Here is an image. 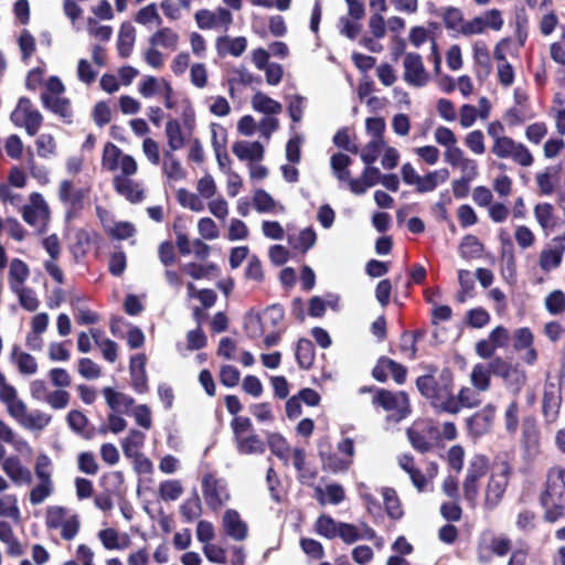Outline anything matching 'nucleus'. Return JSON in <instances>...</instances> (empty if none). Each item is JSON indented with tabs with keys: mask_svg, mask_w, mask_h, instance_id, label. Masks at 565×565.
Returning a JSON list of instances; mask_svg holds the SVG:
<instances>
[{
	"mask_svg": "<svg viewBox=\"0 0 565 565\" xmlns=\"http://www.w3.org/2000/svg\"><path fill=\"white\" fill-rule=\"evenodd\" d=\"M426 374L416 379V387L419 394L429 402L430 406L438 413H447L452 407L451 391H454V374L445 367L438 373V366L427 364L423 366Z\"/></svg>",
	"mask_w": 565,
	"mask_h": 565,
	"instance_id": "f257e3e1",
	"label": "nucleus"
},
{
	"mask_svg": "<svg viewBox=\"0 0 565 565\" xmlns=\"http://www.w3.org/2000/svg\"><path fill=\"white\" fill-rule=\"evenodd\" d=\"M565 468L551 469L547 473L545 488L539 497L540 505L544 509L543 519L555 523L565 515Z\"/></svg>",
	"mask_w": 565,
	"mask_h": 565,
	"instance_id": "f03ea898",
	"label": "nucleus"
},
{
	"mask_svg": "<svg viewBox=\"0 0 565 565\" xmlns=\"http://www.w3.org/2000/svg\"><path fill=\"white\" fill-rule=\"evenodd\" d=\"M337 450H333L332 445L328 440H320L318 443V454L324 471L332 473L345 472L353 463L355 450L351 438L342 439L338 444Z\"/></svg>",
	"mask_w": 565,
	"mask_h": 565,
	"instance_id": "7ed1b4c3",
	"label": "nucleus"
},
{
	"mask_svg": "<svg viewBox=\"0 0 565 565\" xmlns=\"http://www.w3.org/2000/svg\"><path fill=\"white\" fill-rule=\"evenodd\" d=\"M285 309L279 303L268 306L263 313L249 315L244 329L250 339H259L268 330L280 329Z\"/></svg>",
	"mask_w": 565,
	"mask_h": 565,
	"instance_id": "20e7f679",
	"label": "nucleus"
},
{
	"mask_svg": "<svg viewBox=\"0 0 565 565\" xmlns=\"http://www.w3.org/2000/svg\"><path fill=\"white\" fill-rule=\"evenodd\" d=\"M412 447L420 454L430 451L440 439V431L430 420L415 422L407 429Z\"/></svg>",
	"mask_w": 565,
	"mask_h": 565,
	"instance_id": "39448f33",
	"label": "nucleus"
},
{
	"mask_svg": "<svg viewBox=\"0 0 565 565\" xmlns=\"http://www.w3.org/2000/svg\"><path fill=\"white\" fill-rule=\"evenodd\" d=\"M202 493L206 505L214 512L231 499L225 479L218 478L214 472L203 475Z\"/></svg>",
	"mask_w": 565,
	"mask_h": 565,
	"instance_id": "423d86ee",
	"label": "nucleus"
},
{
	"mask_svg": "<svg viewBox=\"0 0 565 565\" xmlns=\"http://www.w3.org/2000/svg\"><path fill=\"white\" fill-rule=\"evenodd\" d=\"M492 374L503 380L504 385L515 395L519 394L526 383L527 376L524 370L518 365H512L501 356H495L490 361Z\"/></svg>",
	"mask_w": 565,
	"mask_h": 565,
	"instance_id": "0eeeda50",
	"label": "nucleus"
},
{
	"mask_svg": "<svg viewBox=\"0 0 565 565\" xmlns=\"http://www.w3.org/2000/svg\"><path fill=\"white\" fill-rule=\"evenodd\" d=\"M491 152L500 158H512L514 162L522 167L533 164L534 158L527 147L521 142H515L511 137L497 138L491 147Z\"/></svg>",
	"mask_w": 565,
	"mask_h": 565,
	"instance_id": "6e6552de",
	"label": "nucleus"
},
{
	"mask_svg": "<svg viewBox=\"0 0 565 565\" xmlns=\"http://www.w3.org/2000/svg\"><path fill=\"white\" fill-rule=\"evenodd\" d=\"M495 413L497 407L489 403L467 417L465 420L467 434L475 439L489 434L495 419Z\"/></svg>",
	"mask_w": 565,
	"mask_h": 565,
	"instance_id": "1a4fd4ad",
	"label": "nucleus"
},
{
	"mask_svg": "<svg viewBox=\"0 0 565 565\" xmlns=\"http://www.w3.org/2000/svg\"><path fill=\"white\" fill-rule=\"evenodd\" d=\"M31 205H24L22 209V218L31 226L38 227L41 233L46 230L50 217L49 206L43 196L33 192L30 195Z\"/></svg>",
	"mask_w": 565,
	"mask_h": 565,
	"instance_id": "9d476101",
	"label": "nucleus"
},
{
	"mask_svg": "<svg viewBox=\"0 0 565 565\" xmlns=\"http://www.w3.org/2000/svg\"><path fill=\"white\" fill-rule=\"evenodd\" d=\"M372 403L386 412H396L402 417L409 411L408 395L404 391L394 393L386 388H379Z\"/></svg>",
	"mask_w": 565,
	"mask_h": 565,
	"instance_id": "9b49d317",
	"label": "nucleus"
},
{
	"mask_svg": "<svg viewBox=\"0 0 565 565\" xmlns=\"http://www.w3.org/2000/svg\"><path fill=\"white\" fill-rule=\"evenodd\" d=\"M565 253V232L555 236L551 241V245L543 248L539 256V266L544 273L557 269L563 262Z\"/></svg>",
	"mask_w": 565,
	"mask_h": 565,
	"instance_id": "f8f14e48",
	"label": "nucleus"
},
{
	"mask_svg": "<svg viewBox=\"0 0 565 565\" xmlns=\"http://www.w3.org/2000/svg\"><path fill=\"white\" fill-rule=\"evenodd\" d=\"M404 79L416 87L428 83V74L424 67L422 56L418 53H407L404 58Z\"/></svg>",
	"mask_w": 565,
	"mask_h": 565,
	"instance_id": "ddd939ff",
	"label": "nucleus"
},
{
	"mask_svg": "<svg viewBox=\"0 0 565 565\" xmlns=\"http://www.w3.org/2000/svg\"><path fill=\"white\" fill-rule=\"evenodd\" d=\"M533 342L534 335L530 328L522 327L514 330L513 349L516 352L525 350V353L522 355V360L527 365H534L539 358L537 351L533 347Z\"/></svg>",
	"mask_w": 565,
	"mask_h": 565,
	"instance_id": "4468645a",
	"label": "nucleus"
},
{
	"mask_svg": "<svg viewBox=\"0 0 565 565\" xmlns=\"http://www.w3.org/2000/svg\"><path fill=\"white\" fill-rule=\"evenodd\" d=\"M521 445L530 456L537 455L540 451L541 433L533 417H526L523 420Z\"/></svg>",
	"mask_w": 565,
	"mask_h": 565,
	"instance_id": "2eb2a0df",
	"label": "nucleus"
},
{
	"mask_svg": "<svg viewBox=\"0 0 565 565\" xmlns=\"http://www.w3.org/2000/svg\"><path fill=\"white\" fill-rule=\"evenodd\" d=\"M223 527L230 537L235 541H244L248 535V526L241 519L239 513L234 509H228L223 514Z\"/></svg>",
	"mask_w": 565,
	"mask_h": 565,
	"instance_id": "dca6fc26",
	"label": "nucleus"
},
{
	"mask_svg": "<svg viewBox=\"0 0 565 565\" xmlns=\"http://www.w3.org/2000/svg\"><path fill=\"white\" fill-rule=\"evenodd\" d=\"M509 481L491 475L486 488L484 507L488 510L495 509L502 501Z\"/></svg>",
	"mask_w": 565,
	"mask_h": 565,
	"instance_id": "f3484780",
	"label": "nucleus"
},
{
	"mask_svg": "<svg viewBox=\"0 0 565 565\" xmlns=\"http://www.w3.org/2000/svg\"><path fill=\"white\" fill-rule=\"evenodd\" d=\"M113 185L115 191L130 203H139L145 198L143 190L139 188L138 183L129 178L115 175L113 179Z\"/></svg>",
	"mask_w": 565,
	"mask_h": 565,
	"instance_id": "a211bd4d",
	"label": "nucleus"
},
{
	"mask_svg": "<svg viewBox=\"0 0 565 565\" xmlns=\"http://www.w3.org/2000/svg\"><path fill=\"white\" fill-rule=\"evenodd\" d=\"M511 546L512 542L508 536H492L488 546H478V561L483 564L491 561V554H486L487 551L499 557H503L510 552Z\"/></svg>",
	"mask_w": 565,
	"mask_h": 565,
	"instance_id": "6ab92c4d",
	"label": "nucleus"
},
{
	"mask_svg": "<svg viewBox=\"0 0 565 565\" xmlns=\"http://www.w3.org/2000/svg\"><path fill=\"white\" fill-rule=\"evenodd\" d=\"M562 166L555 164L546 167L535 177L536 184L541 195H551L561 179Z\"/></svg>",
	"mask_w": 565,
	"mask_h": 565,
	"instance_id": "aec40b11",
	"label": "nucleus"
},
{
	"mask_svg": "<svg viewBox=\"0 0 565 565\" xmlns=\"http://www.w3.org/2000/svg\"><path fill=\"white\" fill-rule=\"evenodd\" d=\"M85 191L83 189H74L71 180H63L58 188V199L64 204L71 206L72 210H81L84 205Z\"/></svg>",
	"mask_w": 565,
	"mask_h": 565,
	"instance_id": "412c9836",
	"label": "nucleus"
},
{
	"mask_svg": "<svg viewBox=\"0 0 565 565\" xmlns=\"http://www.w3.org/2000/svg\"><path fill=\"white\" fill-rule=\"evenodd\" d=\"M534 217L545 235L558 226V218L554 214V207L551 203H537L534 206Z\"/></svg>",
	"mask_w": 565,
	"mask_h": 565,
	"instance_id": "4be33fe9",
	"label": "nucleus"
},
{
	"mask_svg": "<svg viewBox=\"0 0 565 565\" xmlns=\"http://www.w3.org/2000/svg\"><path fill=\"white\" fill-rule=\"evenodd\" d=\"M449 403L454 404L452 407L455 406V409L447 411V413L455 415L458 414L461 408H473L479 406L481 404V399L470 387L463 386L457 395L451 391V401Z\"/></svg>",
	"mask_w": 565,
	"mask_h": 565,
	"instance_id": "5701e85b",
	"label": "nucleus"
},
{
	"mask_svg": "<svg viewBox=\"0 0 565 565\" xmlns=\"http://www.w3.org/2000/svg\"><path fill=\"white\" fill-rule=\"evenodd\" d=\"M103 395L108 407L114 413H127L135 403V399L131 396L117 392L109 386L103 390Z\"/></svg>",
	"mask_w": 565,
	"mask_h": 565,
	"instance_id": "b1692460",
	"label": "nucleus"
},
{
	"mask_svg": "<svg viewBox=\"0 0 565 565\" xmlns=\"http://www.w3.org/2000/svg\"><path fill=\"white\" fill-rule=\"evenodd\" d=\"M2 469L13 482L31 483L32 481L30 470L22 466L20 459L17 456H11L4 459Z\"/></svg>",
	"mask_w": 565,
	"mask_h": 565,
	"instance_id": "393cba45",
	"label": "nucleus"
},
{
	"mask_svg": "<svg viewBox=\"0 0 565 565\" xmlns=\"http://www.w3.org/2000/svg\"><path fill=\"white\" fill-rule=\"evenodd\" d=\"M295 358L297 364L302 370H310L316 360V349L309 339L301 338L297 342Z\"/></svg>",
	"mask_w": 565,
	"mask_h": 565,
	"instance_id": "a878e982",
	"label": "nucleus"
},
{
	"mask_svg": "<svg viewBox=\"0 0 565 565\" xmlns=\"http://www.w3.org/2000/svg\"><path fill=\"white\" fill-rule=\"evenodd\" d=\"M247 46V41L244 36L231 39L228 36H220L216 40V50L220 56H225L227 53L233 56H241Z\"/></svg>",
	"mask_w": 565,
	"mask_h": 565,
	"instance_id": "bb28decb",
	"label": "nucleus"
},
{
	"mask_svg": "<svg viewBox=\"0 0 565 565\" xmlns=\"http://www.w3.org/2000/svg\"><path fill=\"white\" fill-rule=\"evenodd\" d=\"M232 150L239 160L258 161L262 160L264 156V148L259 141L252 143L247 141H236Z\"/></svg>",
	"mask_w": 565,
	"mask_h": 565,
	"instance_id": "cd10ccee",
	"label": "nucleus"
},
{
	"mask_svg": "<svg viewBox=\"0 0 565 565\" xmlns=\"http://www.w3.org/2000/svg\"><path fill=\"white\" fill-rule=\"evenodd\" d=\"M135 40V26L130 22H124L120 26L117 41V50L120 57L127 58L131 54Z\"/></svg>",
	"mask_w": 565,
	"mask_h": 565,
	"instance_id": "c85d7f7f",
	"label": "nucleus"
},
{
	"mask_svg": "<svg viewBox=\"0 0 565 565\" xmlns=\"http://www.w3.org/2000/svg\"><path fill=\"white\" fill-rule=\"evenodd\" d=\"M66 422L68 427L76 434H79L85 439H92L95 436V429L86 430V427L89 423L87 416L77 409H72L68 412L66 416Z\"/></svg>",
	"mask_w": 565,
	"mask_h": 565,
	"instance_id": "c756f323",
	"label": "nucleus"
},
{
	"mask_svg": "<svg viewBox=\"0 0 565 565\" xmlns=\"http://www.w3.org/2000/svg\"><path fill=\"white\" fill-rule=\"evenodd\" d=\"M11 361L17 364L21 374L31 375L38 372V363L30 353L20 351V347L14 344L11 351Z\"/></svg>",
	"mask_w": 565,
	"mask_h": 565,
	"instance_id": "7c9ffc66",
	"label": "nucleus"
},
{
	"mask_svg": "<svg viewBox=\"0 0 565 565\" xmlns=\"http://www.w3.org/2000/svg\"><path fill=\"white\" fill-rule=\"evenodd\" d=\"M42 103L45 108L50 109L54 114L62 118H71L73 113L71 109V103L67 98L56 97L46 93L41 95Z\"/></svg>",
	"mask_w": 565,
	"mask_h": 565,
	"instance_id": "2f4dec72",
	"label": "nucleus"
},
{
	"mask_svg": "<svg viewBox=\"0 0 565 565\" xmlns=\"http://www.w3.org/2000/svg\"><path fill=\"white\" fill-rule=\"evenodd\" d=\"M30 276V269L25 262L13 258L10 263L9 284L11 289L22 287Z\"/></svg>",
	"mask_w": 565,
	"mask_h": 565,
	"instance_id": "473e14b6",
	"label": "nucleus"
},
{
	"mask_svg": "<svg viewBox=\"0 0 565 565\" xmlns=\"http://www.w3.org/2000/svg\"><path fill=\"white\" fill-rule=\"evenodd\" d=\"M492 370L490 363L486 366L482 363H478L472 367L470 380L471 384L479 392H486L491 386Z\"/></svg>",
	"mask_w": 565,
	"mask_h": 565,
	"instance_id": "72a5a7b5",
	"label": "nucleus"
},
{
	"mask_svg": "<svg viewBox=\"0 0 565 565\" xmlns=\"http://www.w3.org/2000/svg\"><path fill=\"white\" fill-rule=\"evenodd\" d=\"M483 250V244L472 234L465 235L459 245V254L463 259L479 258Z\"/></svg>",
	"mask_w": 565,
	"mask_h": 565,
	"instance_id": "f704fd0d",
	"label": "nucleus"
},
{
	"mask_svg": "<svg viewBox=\"0 0 565 565\" xmlns=\"http://www.w3.org/2000/svg\"><path fill=\"white\" fill-rule=\"evenodd\" d=\"M237 451L242 455L263 454L265 443L256 434L244 435L235 440Z\"/></svg>",
	"mask_w": 565,
	"mask_h": 565,
	"instance_id": "c9c22d12",
	"label": "nucleus"
},
{
	"mask_svg": "<svg viewBox=\"0 0 565 565\" xmlns=\"http://www.w3.org/2000/svg\"><path fill=\"white\" fill-rule=\"evenodd\" d=\"M166 136L168 139V150H180L185 145L181 124L177 119H169L166 124Z\"/></svg>",
	"mask_w": 565,
	"mask_h": 565,
	"instance_id": "e433bc0d",
	"label": "nucleus"
},
{
	"mask_svg": "<svg viewBox=\"0 0 565 565\" xmlns=\"http://www.w3.org/2000/svg\"><path fill=\"white\" fill-rule=\"evenodd\" d=\"M252 106L256 111L275 115L281 111V104L266 94L258 92L252 98Z\"/></svg>",
	"mask_w": 565,
	"mask_h": 565,
	"instance_id": "4c0bfd02",
	"label": "nucleus"
},
{
	"mask_svg": "<svg viewBox=\"0 0 565 565\" xmlns=\"http://www.w3.org/2000/svg\"><path fill=\"white\" fill-rule=\"evenodd\" d=\"M93 244L90 233L85 228H78L74 233V241L71 246L72 254L78 258L84 257Z\"/></svg>",
	"mask_w": 565,
	"mask_h": 565,
	"instance_id": "58836bf2",
	"label": "nucleus"
},
{
	"mask_svg": "<svg viewBox=\"0 0 565 565\" xmlns=\"http://www.w3.org/2000/svg\"><path fill=\"white\" fill-rule=\"evenodd\" d=\"M179 35L170 28H162L154 32L149 42L152 46H162L174 50L178 45Z\"/></svg>",
	"mask_w": 565,
	"mask_h": 565,
	"instance_id": "ea45409f",
	"label": "nucleus"
},
{
	"mask_svg": "<svg viewBox=\"0 0 565 565\" xmlns=\"http://www.w3.org/2000/svg\"><path fill=\"white\" fill-rule=\"evenodd\" d=\"M385 511L390 519L401 520L404 515L401 500L396 494V491L392 488H386L383 492Z\"/></svg>",
	"mask_w": 565,
	"mask_h": 565,
	"instance_id": "a19ab883",
	"label": "nucleus"
},
{
	"mask_svg": "<svg viewBox=\"0 0 565 565\" xmlns=\"http://www.w3.org/2000/svg\"><path fill=\"white\" fill-rule=\"evenodd\" d=\"M172 152L173 150H164L163 152V172L171 180H182L185 178V172Z\"/></svg>",
	"mask_w": 565,
	"mask_h": 565,
	"instance_id": "79ce46f5",
	"label": "nucleus"
},
{
	"mask_svg": "<svg viewBox=\"0 0 565 565\" xmlns=\"http://www.w3.org/2000/svg\"><path fill=\"white\" fill-rule=\"evenodd\" d=\"M544 306L552 316H561L565 312V292L561 289L551 291L544 299Z\"/></svg>",
	"mask_w": 565,
	"mask_h": 565,
	"instance_id": "37998d69",
	"label": "nucleus"
},
{
	"mask_svg": "<svg viewBox=\"0 0 565 565\" xmlns=\"http://www.w3.org/2000/svg\"><path fill=\"white\" fill-rule=\"evenodd\" d=\"M124 153L120 148L113 142H107L104 147L102 164L109 171H115L119 168V161Z\"/></svg>",
	"mask_w": 565,
	"mask_h": 565,
	"instance_id": "c03bdc74",
	"label": "nucleus"
},
{
	"mask_svg": "<svg viewBox=\"0 0 565 565\" xmlns=\"http://www.w3.org/2000/svg\"><path fill=\"white\" fill-rule=\"evenodd\" d=\"M0 516L13 521L20 520L21 514L15 494H4L0 497Z\"/></svg>",
	"mask_w": 565,
	"mask_h": 565,
	"instance_id": "a18cd8bd",
	"label": "nucleus"
},
{
	"mask_svg": "<svg viewBox=\"0 0 565 565\" xmlns=\"http://www.w3.org/2000/svg\"><path fill=\"white\" fill-rule=\"evenodd\" d=\"M98 539L103 543L106 550H121L128 546L130 543L129 537L125 536V543H119L118 532L113 527H107L98 532Z\"/></svg>",
	"mask_w": 565,
	"mask_h": 565,
	"instance_id": "49530a36",
	"label": "nucleus"
},
{
	"mask_svg": "<svg viewBox=\"0 0 565 565\" xmlns=\"http://www.w3.org/2000/svg\"><path fill=\"white\" fill-rule=\"evenodd\" d=\"M315 529L319 535L331 540L338 536L339 523H337L330 515L322 514L317 519Z\"/></svg>",
	"mask_w": 565,
	"mask_h": 565,
	"instance_id": "de8ad7c7",
	"label": "nucleus"
},
{
	"mask_svg": "<svg viewBox=\"0 0 565 565\" xmlns=\"http://www.w3.org/2000/svg\"><path fill=\"white\" fill-rule=\"evenodd\" d=\"M143 441L145 434L142 431L130 429L121 445L125 456L134 457L135 455H138V449L142 447Z\"/></svg>",
	"mask_w": 565,
	"mask_h": 565,
	"instance_id": "09e8293b",
	"label": "nucleus"
},
{
	"mask_svg": "<svg viewBox=\"0 0 565 565\" xmlns=\"http://www.w3.org/2000/svg\"><path fill=\"white\" fill-rule=\"evenodd\" d=\"M17 127H24L29 136H35L43 124V116L38 109L19 117Z\"/></svg>",
	"mask_w": 565,
	"mask_h": 565,
	"instance_id": "8fccbe9b",
	"label": "nucleus"
},
{
	"mask_svg": "<svg viewBox=\"0 0 565 565\" xmlns=\"http://www.w3.org/2000/svg\"><path fill=\"white\" fill-rule=\"evenodd\" d=\"M472 51L475 63L484 71L486 75H489L492 65L487 44L482 41H478L473 44Z\"/></svg>",
	"mask_w": 565,
	"mask_h": 565,
	"instance_id": "3c124183",
	"label": "nucleus"
},
{
	"mask_svg": "<svg viewBox=\"0 0 565 565\" xmlns=\"http://www.w3.org/2000/svg\"><path fill=\"white\" fill-rule=\"evenodd\" d=\"M181 513L188 522H192L201 515L202 503L196 491L193 492L191 498L183 502L181 505Z\"/></svg>",
	"mask_w": 565,
	"mask_h": 565,
	"instance_id": "603ef678",
	"label": "nucleus"
},
{
	"mask_svg": "<svg viewBox=\"0 0 565 565\" xmlns=\"http://www.w3.org/2000/svg\"><path fill=\"white\" fill-rule=\"evenodd\" d=\"M489 469V459L484 455L475 456L469 462L466 477L471 479L480 480L484 477Z\"/></svg>",
	"mask_w": 565,
	"mask_h": 565,
	"instance_id": "864d4df0",
	"label": "nucleus"
},
{
	"mask_svg": "<svg viewBox=\"0 0 565 565\" xmlns=\"http://www.w3.org/2000/svg\"><path fill=\"white\" fill-rule=\"evenodd\" d=\"M443 22L446 29L460 33L465 22L462 11L456 7H447L443 13Z\"/></svg>",
	"mask_w": 565,
	"mask_h": 565,
	"instance_id": "5fc2aeb1",
	"label": "nucleus"
},
{
	"mask_svg": "<svg viewBox=\"0 0 565 565\" xmlns=\"http://www.w3.org/2000/svg\"><path fill=\"white\" fill-rule=\"evenodd\" d=\"M384 146H385V141L384 140L371 139L365 145V147L362 149V151L360 153L361 160L366 166L373 164L377 160V158H379L382 149L384 148Z\"/></svg>",
	"mask_w": 565,
	"mask_h": 565,
	"instance_id": "6e6d98bb",
	"label": "nucleus"
},
{
	"mask_svg": "<svg viewBox=\"0 0 565 565\" xmlns=\"http://www.w3.org/2000/svg\"><path fill=\"white\" fill-rule=\"evenodd\" d=\"M51 420L52 416L50 414L34 411L32 413H28V416L21 420V424L29 429L42 430L51 423Z\"/></svg>",
	"mask_w": 565,
	"mask_h": 565,
	"instance_id": "4d7b16f0",
	"label": "nucleus"
},
{
	"mask_svg": "<svg viewBox=\"0 0 565 565\" xmlns=\"http://www.w3.org/2000/svg\"><path fill=\"white\" fill-rule=\"evenodd\" d=\"M177 200L183 207H189L194 212H201L204 209V204L199 195L181 188L177 191Z\"/></svg>",
	"mask_w": 565,
	"mask_h": 565,
	"instance_id": "13d9d810",
	"label": "nucleus"
},
{
	"mask_svg": "<svg viewBox=\"0 0 565 565\" xmlns=\"http://www.w3.org/2000/svg\"><path fill=\"white\" fill-rule=\"evenodd\" d=\"M19 297L20 306L26 311L33 312L39 308L40 301L35 296V292L31 288L19 287L12 289Z\"/></svg>",
	"mask_w": 565,
	"mask_h": 565,
	"instance_id": "bf43d9fd",
	"label": "nucleus"
},
{
	"mask_svg": "<svg viewBox=\"0 0 565 565\" xmlns=\"http://www.w3.org/2000/svg\"><path fill=\"white\" fill-rule=\"evenodd\" d=\"M316 241L317 235L311 227H307L300 231L295 242H291V239H289V242L292 245V248L298 249L303 254L307 253L315 245Z\"/></svg>",
	"mask_w": 565,
	"mask_h": 565,
	"instance_id": "052dcab7",
	"label": "nucleus"
},
{
	"mask_svg": "<svg viewBox=\"0 0 565 565\" xmlns=\"http://www.w3.org/2000/svg\"><path fill=\"white\" fill-rule=\"evenodd\" d=\"M183 492L182 484L179 480H167L160 483L159 493L164 501H174Z\"/></svg>",
	"mask_w": 565,
	"mask_h": 565,
	"instance_id": "680f3d73",
	"label": "nucleus"
},
{
	"mask_svg": "<svg viewBox=\"0 0 565 565\" xmlns=\"http://www.w3.org/2000/svg\"><path fill=\"white\" fill-rule=\"evenodd\" d=\"M561 397L556 396L554 392L545 391L542 399V412L545 417L555 419L558 415Z\"/></svg>",
	"mask_w": 565,
	"mask_h": 565,
	"instance_id": "e2e57ef3",
	"label": "nucleus"
},
{
	"mask_svg": "<svg viewBox=\"0 0 565 565\" xmlns=\"http://www.w3.org/2000/svg\"><path fill=\"white\" fill-rule=\"evenodd\" d=\"M254 205L259 213H268L274 211L275 201L268 192L258 189L254 194Z\"/></svg>",
	"mask_w": 565,
	"mask_h": 565,
	"instance_id": "0e129e2a",
	"label": "nucleus"
},
{
	"mask_svg": "<svg viewBox=\"0 0 565 565\" xmlns=\"http://www.w3.org/2000/svg\"><path fill=\"white\" fill-rule=\"evenodd\" d=\"M269 449L278 458L282 459L287 457L289 451V445L287 440L279 434H270L267 438Z\"/></svg>",
	"mask_w": 565,
	"mask_h": 565,
	"instance_id": "69168bd1",
	"label": "nucleus"
},
{
	"mask_svg": "<svg viewBox=\"0 0 565 565\" xmlns=\"http://www.w3.org/2000/svg\"><path fill=\"white\" fill-rule=\"evenodd\" d=\"M489 322L490 315L486 309L481 307L470 309L467 312V323L472 328L480 329L487 326Z\"/></svg>",
	"mask_w": 565,
	"mask_h": 565,
	"instance_id": "338daca9",
	"label": "nucleus"
},
{
	"mask_svg": "<svg viewBox=\"0 0 565 565\" xmlns=\"http://www.w3.org/2000/svg\"><path fill=\"white\" fill-rule=\"evenodd\" d=\"M333 143L345 151L356 154L359 152V147L355 143L351 142L349 129L343 127L339 129L333 136Z\"/></svg>",
	"mask_w": 565,
	"mask_h": 565,
	"instance_id": "774afa93",
	"label": "nucleus"
}]
</instances>
